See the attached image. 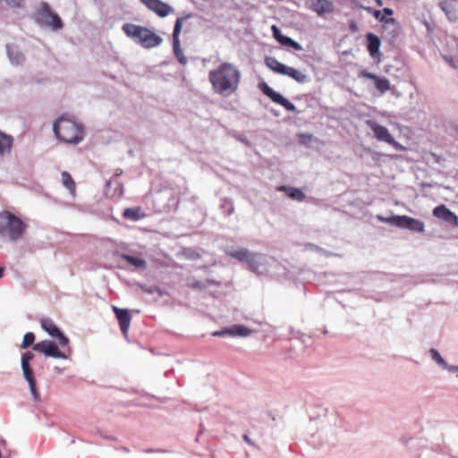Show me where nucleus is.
Segmentation results:
<instances>
[{
    "mask_svg": "<svg viewBox=\"0 0 458 458\" xmlns=\"http://www.w3.org/2000/svg\"><path fill=\"white\" fill-rule=\"evenodd\" d=\"M242 80L240 70L232 63L223 62L208 72V81L214 93L228 98L235 94Z\"/></svg>",
    "mask_w": 458,
    "mask_h": 458,
    "instance_id": "obj_1",
    "label": "nucleus"
},
{
    "mask_svg": "<svg viewBox=\"0 0 458 458\" xmlns=\"http://www.w3.org/2000/svg\"><path fill=\"white\" fill-rule=\"evenodd\" d=\"M53 131L59 140L70 144L79 143L84 136L82 124L66 116H61L55 122Z\"/></svg>",
    "mask_w": 458,
    "mask_h": 458,
    "instance_id": "obj_2",
    "label": "nucleus"
},
{
    "mask_svg": "<svg viewBox=\"0 0 458 458\" xmlns=\"http://www.w3.org/2000/svg\"><path fill=\"white\" fill-rule=\"evenodd\" d=\"M122 30L128 38L133 39L144 48L157 47L163 41L162 38L153 30L140 25L124 23Z\"/></svg>",
    "mask_w": 458,
    "mask_h": 458,
    "instance_id": "obj_3",
    "label": "nucleus"
},
{
    "mask_svg": "<svg viewBox=\"0 0 458 458\" xmlns=\"http://www.w3.org/2000/svg\"><path fill=\"white\" fill-rule=\"evenodd\" d=\"M26 224L10 211L0 213V235H7L10 241L21 239L26 230Z\"/></svg>",
    "mask_w": 458,
    "mask_h": 458,
    "instance_id": "obj_4",
    "label": "nucleus"
},
{
    "mask_svg": "<svg viewBox=\"0 0 458 458\" xmlns=\"http://www.w3.org/2000/svg\"><path fill=\"white\" fill-rule=\"evenodd\" d=\"M36 21L42 25L51 27L53 30L63 28L60 17L53 13L47 3H41L35 13Z\"/></svg>",
    "mask_w": 458,
    "mask_h": 458,
    "instance_id": "obj_5",
    "label": "nucleus"
},
{
    "mask_svg": "<svg viewBox=\"0 0 458 458\" xmlns=\"http://www.w3.org/2000/svg\"><path fill=\"white\" fill-rule=\"evenodd\" d=\"M366 124L373 131L375 138L379 141H384L391 145L394 149L403 151L405 148L397 142L390 133L389 130L383 125L378 124L373 120L366 121Z\"/></svg>",
    "mask_w": 458,
    "mask_h": 458,
    "instance_id": "obj_6",
    "label": "nucleus"
},
{
    "mask_svg": "<svg viewBox=\"0 0 458 458\" xmlns=\"http://www.w3.org/2000/svg\"><path fill=\"white\" fill-rule=\"evenodd\" d=\"M259 89L264 95L268 97L273 102L282 106L285 110L289 112L299 113L296 111V107L288 99L284 98L280 93L275 91L267 83L263 82L259 84Z\"/></svg>",
    "mask_w": 458,
    "mask_h": 458,
    "instance_id": "obj_7",
    "label": "nucleus"
},
{
    "mask_svg": "<svg viewBox=\"0 0 458 458\" xmlns=\"http://www.w3.org/2000/svg\"><path fill=\"white\" fill-rule=\"evenodd\" d=\"M188 17H190V15H188L187 17L177 18V20L175 21V24H174V31H173V50H174V54L175 57L177 58L178 62L180 64H183V65L187 64V58L183 55L182 50L181 49L179 37H180V33L182 31V22Z\"/></svg>",
    "mask_w": 458,
    "mask_h": 458,
    "instance_id": "obj_8",
    "label": "nucleus"
},
{
    "mask_svg": "<svg viewBox=\"0 0 458 458\" xmlns=\"http://www.w3.org/2000/svg\"><path fill=\"white\" fill-rule=\"evenodd\" d=\"M33 350L44 353L47 357L58 359L67 358V356L58 349V346L54 342L48 340H44L35 344L33 345Z\"/></svg>",
    "mask_w": 458,
    "mask_h": 458,
    "instance_id": "obj_9",
    "label": "nucleus"
},
{
    "mask_svg": "<svg viewBox=\"0 0 458 458\" xmlns=\"http://www.w3.org/2000/svg\"><path fill=\"white\" fill-rule=\"evenodd\" d=\"M397 227L406 228L412 232L423 233L425 230L424 223L408 216H397Z\"/></svg>",
    "mask_w": 458,
    "mask_h": 458,
    "instance_id": "obj_10",
    "label": "nucleus"
},
{
    "mask_svg": "<svg viewBox=\"0 0 458 458\" xmlns=\"http://www.w3.org/2000/svg\"><path fill=\"white\" fill-rule=\"evenodd\" d=\"M360 77L369 79L374 81L376 89L381 93L385 94L391 89V84L388 79L385 77H379L374 73H371L366 70L360 72Z\"/></svg>",
    "mask_w": 458,
    "mask_h": 458,
    "instance_id": "obj_11",
    "label": "nucleus"
},
{
    "mask_svg": "<svg viewBox=\"0 0 458 458\" xmlns=\"http://www.w3.org/2000/svg\"><path fill=\"white\" fill-rule=\"evenodd\" d=\"M433 216L445 221L451 225L458 226V216L445 205H440L433 209Z\"/></svg>",
    "mask_w": 458,
    "mask_h": 458,
    "instance_id": "obj_12",
    "label": "nucleus"
},
{
    "mask_svg": "<svg viewBox=\"0 0 458 458\" xmlns=\"http://www.w3.org/2000/svg\"><path fill=\"white\" fill-rule=\"evenodd\" d=\"M113 310L116 316V318L118 319L123 335L127 337L131 321V316L129 310L125 309H120L115 306L113 307Z\"/></svg>",
    "mask_w": 458,
    "mask_h": 458,
    "instance_id": "obj_13",
    "label": "nucleus"
},
{
    "mask_svg": "<svg viewBox=\"0 0 458 458\" xmlns=\"http://www.w3.org/2000/svg\"><path fill=\"white\" fill-rule=\"evenodd\" d=\"M142 3L160 17H165L173 12V8L161 0H142Z\"/></svg>",
    "mask_w": 458,
    "mask_h": 458,
    "instance_id": "obj_14",
    "label": "nucleus"
},
{
    "mask_svg": "<svg viewBox=\"0 0 458 458\" xmlns=\"http://www.w3.org/2000/svg\"><path fill=\"white\" fill-rule=\"evenodd\" d=\"M309 7L320 16L334 11L333 3L328 0H309Z\"/></svg>",
    "mask_w": 458,
    "mask_h": 458,
    "instance_id": "obj_15",
    "label": "nucleus"
},
{
    "mask_svg": "<svg viewBox=\"0 0 458 458\" xmlns=\"http://www.w3.org/2000/svg\"><path fill=\"white\" fill-rule=\"evenodd\" d=\"M21 369L23 372L24 378L28 382L30 386V390L33 395L35 401L39 400V393L37 390L36 386V378L34 377L33 369L30 368V364H21Z\"/></svg>",
    "mask_w": 458,
    "mask_h": 458,
    "instance_id": "obj_16",
    "label": "nucleus"
},
{
    "mask_svg": "<svg viewBox=\"0 0 458 458\" xmlns=\"http://www.w3.org/2000/svg\"><path fill=\"white\" fill-rule=\"evenodd\" d=\"M13 137L0 131V157L9 155L13 146Z\"/></svg>",
    "mask_w": 458,
    "mask_h": 458,
    "instance_id": "obj_17",
    "label": "nucleus"
},
{
    "mask_svg": "<svg viewBox=\"0 0 458 458\" xmlns=\"http://www.w3.org/2000/svg\"><path fill=\"white\" fill-rule=\"evenodd\" d=\"M272 31H273V36L275 37V38L281 44L287 46V47H292L296 50L301 49V47L299 43H297L291 38L282 35L280 30L276 25L272 26Z\"/></svg>",
    "mask_w": 458,
    "mask_h": 458,
    "instance_id": "obj_18",
    "label": "nucleus"
},
{
    "mask_svg": "<svg viewBox=\"0 0 458 458\" xmlns=\"http://www.w3.org/2000/svg\"><path fill=\"white\" fill-rule=\"evenodd\" d=\"M231 257L240 260V261H247L250 265H252L256 262L257 256L254 254H250L249 250L245 249H240L236 250L230 251L228 253Z\"/></svg>",
    "mask_w": 458,
    "mask_h": 458,
    "instance_id": "obj_19",
    "label": "nucleus"
},
{
    "mask_svg": "<svg viewBox=\"0 0 458 458\" xmlns=\"http://www.w3.org/2000/svg\"><path fill=\"white\" fill-rule=\"evenodd\" d=\"M277 191H284L286 193V195L292 199H294V200H297V201H303L306 198L305 194L303 193V191L298 188H294V187H291V186H279L277 188Z\"/></svg>",
    "mask_w": 458,
    "mask_h": 458,
    "instance_id": "obj_20",
    "label": "nucleus"
},
{
    "mask_svg": "<svg viewBox=\"0 0 458 458\" xmlns=\"http://www.w3.org/2000/svg\"><path fill=\"white\" fill-rule=\"evenodd\" d=\"M367 40H368V51H369L370 56L375 57L379 53L381 41H380L379 38L373 33L367 34Z\"/></svg>",
    "mask_w": 458,
    "mask_h": 458,
    "instance_id": "obj_21",
    "label": "nucleus"
},
{
    "mask_svg": "<svg viewBox=\"0 0 458 458\" xmlns=\"http://www.w3.org/2000/svg\"><path fill=\"white\" fill-rule=\"evenodd\" d=\"M145 213L142 212L140 207L128 208L123 212V216L131 221H139L145 217Z\"/></svg>",
    "mask_w": 458,
    "mask_h": 458,
    "instance_id": "obj_22",
    "label": "nucleus"
},
{
    "mask_svg": "<svg viewBox=\"0 0 458 458\" xmlns=\"http://www.w3.org/2000/svg\"><path fill=\"white\" fill-rule=\"evenodd\" d=\"M40 325L42 328L52 337H55L60 335V329L55 326L52 319L43 318L40 320Z\"/></svg>",
    "mask_w": 458,
    "mask_h": 458,
    "instance_id": "obj_23",
    "label": "nucleus"
},
{
    "mask_svg": "<svg viewBox=\"0 0 458 458\" xmlns=\"http://www.w3.org/2000/svg\"><path fill=\"white\" fill-rule=\"evenodd\" d=\"M265 63L268 68H270L275 72L284 74L286 66L285 64L280 63L275 57H267Z\"/></svg>",
    "mask_w": 458,
    "mask_h": 458,
    "instance_id": "obj_24",
    "label": "nucleus"
},
{
    "mask_svg": "<svg viewBox=\"0 0 458 458\" xmlns=\"http://www.w3.org/2000/svg\"><path fill=\"white\" fill-rule=\"evenodd\" d=\"M121 258L136 268L146 269L148 267L146 260L138 257L131 256L128 254H122Z\"/></svg>",
    "mask_w": 458,
    "mask_h": 458,
    "instance_id": "obj_25",
    "label": "nucleus"
},
{
    "mask_svg": "<svg viewBox=\"0 0 458 458\" xmlns=\"http://www.w3.org/2000/svg\"><path fill=\"white\" fill-rule=\"evenodd\" d=\"M284 75L291 77L299 83H303L307 81V76L305 74L290 66H286L285 73Z\"/></svg>",
    "mask_w": 458,
    "mask_h": 458,
    "instance_id": "obj_26",
    "label": "nucleus"
},
{
    "mask_svg": "<svg viewBox=\"0 0 458 458\" xmlns=\"http://www.w3.org/2000/svg\"><path fill=\"white\" fill-rule=\"evenodd\" d=\"M442 10L445 13L450 21H455L458 19V13L452 2H444L441 4Z\"/></svg>",
    "mask_w": 458,
    "mask_h": 458,
    "instance_id": "obj_27",
    "label": "nucleus"
},
{
    "mask_svg": "<svg viewBox=\"0 0 458 458\" xmlns=\"http://www.w3.org/2000/svg\"><path fill=\"white\" fill-rule=\"evenodd\" d=\"M62 182L64 187H66L72 194H74L76 185L75 182L68 172L62 173Z\"/></svg>",
    "mask_w": 458,
    "mask_h": 458,
    "instance_id": "obj_28",
    "label": "nucleus"
},
{
    "mask_svg": "<svg viewBox=\"0 0 458 458\" xmlns=\"http://www.w3.org/2000/svg\"><path fill=\"white\" fill-rule=\"evenodd\" d=\"M35 341V335L32 332L26 333L23 336L22 343L21 344V348L26 349L33 344Z\"/></svg>",
    "mask_w": 458,
    "mask_h": 458,
    "instance_id": "obj_29",
    "label": "nucleus"
},
{
    "mask_svg": "<svg viewBox=\"0 0 458 458\" xmlns=\"http://www.w3.org/2000/svg\"><path fill=\"white\" fill-rule=\"evenodd\" d=\"M367 10L370 13H373L374 17L381 21V22H386V23H389V22H392L394 21V19L393 18H386L385 15L382 14V12L379 11V10H372L371 8H367Z\"/></svg>",
    "mask_w": 458,
    "mask_h": 458,
    "instance_id": "obj_30",
    "label": "nucleus"
},
{
    "mask_svg": "<svg viewBox=\"0 0 458 458\" xmlns=\"http://www.w3.org/2000/svg\"><path fill=\"white\" fill-rule=\"evenodd\" d=\"M430 354L432 359L439 365L445 366V360L442 358L440 353L436 349H430Z\"/></svg>",
    "mask_w": 458,
    "mask_h": 458,
    "instance_id": "obj_31",
    "label": "nucleus"
},
{
    "mask_svg": "<svg viewBox=\"0 0 458 458\" xmlns=\"http://www.w3.org/2000/svg\"><path fill=\"white\" fill-rule=\"evenodd\" d=\"M377 218L380 222L386 223V224H391V225H394L397 226V222H396L397 216H391V217H385V216H383L381 215H377Z\"/></svg>",
    "mask_w": 458,
    "mask_h": 458,
    "instance_id": "obj_32",
    "label": "nucleus"
},
{
    "mask_svg": "<svg viewBox=\"0 0 458 458\" xmlns=\"http://www.w3.org/2000/svg\"><path fill=\"white\" fill-rule=\"evenodd\" d=\"M34 354L31 352H27L21 356V364H30V361L33 360Z\"/></svg>",
    "mask_w": 458,
    "mask_h": 458,
    "instance_id": "obj_33",
    "label": "nucleus"
},
{
    "mask_svg": "<svg viewBox=\"0 0 458 458\" xmlns=\"http://www.w3.org/2000/svg\"><path fill=\"white\" fill-rule=\"evenodd\" d=\"M189 287L192 289H204L206 287V284L201 281H194L191 284H189Z\"/></svg>",
    "mask_w": 458,
    "mask_h": 458,
    "instance_id": "obj_34",
    "label": "nucleus"
},
{
    "mask_svg": "<svg viewBox=\"0 0 458 458\" xmlns=\"http://www.w3.org/2000/svg\"><path fill=\"white\" fill-rule=\"evenodd\" d=\"M55 337L58 338L59 344L62 346L68 345L69 339L62 332H60V335H56Z\"/></svg>",
    "mask_w": 458,
    "mask_h": 458,
    "instance_id": "obj_35",
    "label": "nucleus"
},
{
    "mask_svg": "<svg viewBox=\"0 0 458 458\" xmlns=\"http://www.w3.org/2000/svg\"><path fill=\"white\" fill-rule=\"evenodd\" d=\"M235 330L237 331V334L241 335H248L250 333V330L248 328L240 326L236 327Z\"/></svg>",
    "mask_w": 458,
    "mask_h": 458,
    "instance_id": "obj_36",
    "label": "nucleus"
},
{
    "mask_svg": "<svg viewBox=\"0 0 458 458\" xmlns=\"http://www.w3.org/2000/svg\"><path fill=\"white\" fill-rule=\"evenodd\" d=\"M144 291L146 293H159L160 292L159 288L157 287V286H153L151 288L145 289Z\"/></svg>",
    "mask_w": 458,
    "mask_h": 458,
    "instance_id": "obj_37",
    "label": "nucleus"
},
{
    "mask_svg": "<svg viewBox=\"0 0 458 458\" xmlns=\"http://www.w3.org/2000/svg\"><path fill=\"white\" fill-rule=\"evenodd\" d=\"M242 438H243V440H244L248 445H253L252 441L250 440V438L249 437V436H248V435H243Z\"/></svg>",
    "mask_w": 458,
    "mask_h": 458,
    "instance_id": "obj_38",
    "label": "nucleus"
},
{
    "mask_svg": "<svg viewBox=\"0 0 458 458\" xmlns=\"http://www.w3.org/2000/svg\"><path fill=\"white\" fill-rule=\"evenodd\" d=\"M383 12H384V13H386L387 15H392L393 14V10L390 9V8H384Z\"/></svg>",
    "mask_w": 458,
    "mask_h": 458,
    "instance_id": "obj_39",
    "label": "nucleus"
},
{
    "mask_svg": "<svg viewBox=\"0 0 458 458\" xmlns=\"http://www.w3.org/2000/svg\"><path fill=\"white\" fill-rule=\"evenodd\" d=\"M383 154L381 153H378V152H375L373 154V159L376 160V159H378L379 157H381Z\"/></svg>",
    "mask_w": 458,
    "mask_h": 458,
    "instance_id": "obj_40",
    "label": "nucleus"
},
{
    "mask_svg": "<svg viewBox=\"0 0 458 458\" xmlns=\"http://www.w3.org/2000/svg\"><path fill=\"white\" fill-rule=\"evenodd\" d=\"M224 335V332H214L213 333V335L216 336V335Z\"/></svg>",
    "mask_w": 458,
    "mask_h": 458,
    "instance_id": "obj_41",
    "label": "nucleus"
},
{
    "mask_svg": "<svg viewBox=\"0 0 458 458\" xmlns=\"http://www.w3.org/2000/svg\"><path fill=\"white\" fill-rule=\"evenodd\" d=\"M4 276V268L0 267V279L3 277Z\"/></svg>",
    "mask_w": 458,
    "mask_h": 458,
    "instance_id": "obj_42",
    "label": "nucleus"
},
{
    "mask_svg": "<svg viewBox=\"0 0 458 458\" xmlns=\"http://www.w3.org/2000/svg\"><path fill=\"white\" fill-rule=\"evenodd\" d=\"M451 370H452V371H458V367H453V368L451 369Z\"/></svg>",
    "mask_w": 458,
    "mask_h": 458,
    "instance_id": "obj_43",
    "label": "nucleus"
},
{
    "mask_svg": "<svg viewBox=\"0 0 458 458\" xmlns=\"http://www.w3.org/2000/svg\"><path fill=\"white\" fill-rule=\"evenodd\" d=\"M377 4H378L379 5H382V2H381V0H377Z\"/></svg>",
    "mask_w": 458,
    "mask_h": 458,
    "instance_id": "obj_44",
    "label": "nucleus"
}]
</instances>
